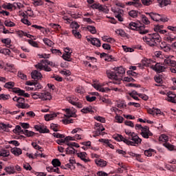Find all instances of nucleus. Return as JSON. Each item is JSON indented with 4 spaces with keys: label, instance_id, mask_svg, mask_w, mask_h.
<instances>
[{
    "label": "nucleus",
    "instance_id": "1",
    "mask_svg": "<svg viewBox=\"0 0 176 176\" xmlns=\"http://www.w3.org/2000/svg\"><path fill=\"white\" fill-rule=\"evenodd\" d=\"M126 135L129 136V139H126V138L123 137L122 135H118L115 140L117 141H122L124 142V144H126V145H131L132 146H135V145H140L141 144V142H142V139L140 138L138 135L134 132H131L129 130L125 129L124 131Z\"/></svg>",
    "mask_w": 176,
    "mask_h": 176
},
{
    "label": "nucleus",
    "instance_id": "2",
    "mask_svg": "<svg viewBox=\"0 0 176 176\" xmlns=\"http://www.w3.org/2000/svg\"><path fill=\"white\" fill-rule=\"evenodd\" d=\"M113 69L116 73L111 72V70H107L106 74L109 79L116 80V82H113L114 85H119L120 80H123V75L126 74V69L122 66L114 67Z\"/></svg>",
    "mask_w": 176,
    "mask_h": 176
},
{
    "label": "nucleus",
    "instance_id": "3",
    "mask_svg": "<svg viewBox=\"0 0 176 176\" xmlns=\"http://www.w3.org/2000/svg\"><path fill=\"white\" fill-rule=\"evenodd\" d=\"M143 41L149 46H157V43L162 42V37L159 33L148 34L143 37Z\"/></svg>",
    "mask_w": 176,
    "mask_h": 176
},
{
    "label": "nucleus",
    "instance_id": "4",
    "mask_svg": "<svg viewBox=\"0 0 176 176\" xmlns=\"http://www.w3.org/2000/svg\"><path fill=\"white\" fill-rule=\"evenodd\" d=\"M164 28V25H157L154 27V31L157 32V34H161L162 35H165L164 39L167 41V42H173L174 38L171 37L170 33L167 32V30H163Z\"/></svg>",
    "mask_w": 176,
    "mask_h": 176
},
{
    "label": "nucleus",
    "instance_id": "5",
    "mask_svg": "<svg viewBox=\"0 0 176 176\" xmlns=\"http://www.w3.org/2000/svg\"><path fill=\"white\" fill-rule=\"evenodd\" d=\"M129 28L133 31H138L141 35H145V34L149 32V30L145 29V25H140L135 22H131L129 25Z\"/></svg>",
    "mask_w": 176,
    "mask_h": 176
},
{
    "label": "nucleus",
    "instance_id": "6",
    "mask_svg": "<svg viewBox=\"0 0 176 176\" xmlns=\"http://www.w3.org/2000/svg\"><path fill=\"white\" fill-rule=\"evenodd\" d=\"M146 14L149 16L153 21H162V23H167L168 21V18L164 14H160L156 12H146Z\"/></svg>",
    "mask_w": 176,
    "mask_h": 176
},
{
    "label": "nucleus",
    "instance_id": "7",
    "mask_svg": "<svg viewBox=\"0 0 176 176\" xmlns=\"http://www.w3.org/2000/svg\"><path fill=\"white\" fill-rule=\"evenodd\" d=\"M34 129L36 131H38V133L41 134H45L46 133H50V130L47 129V126H46L43 124H36L34 125Z\"/></svg>",
    "mask_w": 176,
    "mask_h": 176
},
{
    "label": "nucleus",
    "instance_id": "8",
    "mask_svg": "<svg viewBox=\"0 0 176 176\" xmlns=\"http://www.w3.org/2000/svg\"><path fill=\"white\" fill-rule=\"evenodd\" d=\"M65 54L62 56V58L65 61H72L71 55L72 54V50L69 47H66L64 50Z\"/></svg>",
    "mask_w": 176,
    "mask_h": 176
},
{
    "label": "nucleus",
    "instance_id": "9",
    "mask_svg": "<svg viewBox=\"0 0 176 176\" xmlns=\"http://www.w3.org/2000/svg\"><path fill=\"white\" fill-rule=\"evenodd\" d=\"M141 135L143 137V138H149V137H152L153 135V133L149 131V126H144L142 128V132H141Z\"/></svg>",
    "mask_w": 176,
    "mask_h": 176
},
{
    "label": "nucleus",
    "instance_id": "10",
    "mask_svg": "<svg viewBox=\"0 0 176 176\" xmlns=\"http://www.w3.org/2000/svg\"><path fill=\"white\" fill-rule=\"evenodd\" d=\"M174 57L173 56H167L166 59H164V63L166 64L168 67H176V61L171 59Z\"/></svg>",
    "mask_w": 176,
    "mask_h": 176
},
{
    "label": "nucleus",
    "instance_id": "11",
    "mask_svg": "<svg viewBox=\"0 0 176 176\" xmlns=\"http://www.w3.org/2000/svg\"><path fill=\"white\" fill-rule=\"evenodd\" d=\"M87 41L90 42L94 46H96V47H101V41L97 38H87Z\"/></svg>",
    "mask_w": 176,
    "mask_h": 176
},
{
    "label": "nucleus",
    "instance_id": "12",
    "mask_svg": "<svg viewBox=\"0 0 176 176\" xmlns=\"http://www.w3.org/2000/svg\"><path fill=\"white\" fill-rule=\"evenodd\" d=\"M151 68L156 71V72H164L166 70V67H164L162 64L157 63L155 66L152 65Z\"/></svg>",
    "mask_w": 176,
    "mask_h": 176
},
{
    "label": "nucleus",
    "instance_id": "13",
    "mask_svg": "<svg viewBox=\"0 0 176 176\" xmlns=\"http://www.w3.org/2000/svg\"><path fill=\"white\" fill-rule=\"evenodd\" d=\"M94 89H96V90H98V91H101L102 93H107V91H109V88H104L101 85L94 83L92 85Z\"/></svg>",
    "mask_w": 176,
    "mask_h": 176
},
{
    "label": "nucleus",
    "instance_id": "14",
    "mask_svg": "<svg viewBox=\"0 0 176 176\" xmlns=\"http://www.w3.org/2000/svg\"><path fill=\"white\" fill-rule=\"evenodd\" d=\"M31 76L32 79H36L37 80H39V79H42L43 78L42 74L37 70H34L31 73Z\"/></svg>",
    "mask_w": 176,
    "mask_h": 176
},
{
    "label": "nucleus",
    "instance_id": "15",
    "mask_svg": "<svg viewBox=\"0 0 176 176\" xmlns=\"http://www.w3.org/2000/svg\"><path fill=\"white\" fill-rule=\"evenodd\" d=\"M51 99H52V94H50V93L46 92V91L41 93V100H42L43 101H46L47 100H50Z\"/></svg>",
    "mask_w": 176,
    "mask_h": 176
},
{
    "label": "nucleus",
    "instance_id": "16",
    "mask_svg": "<svg viewBox=\"0 0 176 176\" xmlns=\"http://www.w3.org/2000/svg\"><path fill=\"white\" fill-rule=\"evenodd\" d=\"M10 153L9 151L8 150H2L0 151V156L3 158V160H4V162H8V157L9 156Z\"/></svg>",
    "mask_w": 176,
    "mask_h": 176
},
{
    "label": "nucleus",
    "instance_id": "17",
    "mask_svg": "<svg viewBox=\"0 0 176 176\" xmlns=\"http://www.w3.org/2000/svg\"><path fill=\"white\" fill-rule=\"evenodd\" d=\"M11 153H12V155H14V156H20V155L23 153V151L21 150V148L14 147L11 149Z\"/></svg>",
    "mask_w": 176,
    "mask_h": 176
},
{
    "label": "nucleus",
    "instance_id": "18",
    "mask_svg": "<svg viewBox=\"0 0 176 176\" xmlns=\"http://www.w3.org/2000/svg\"><path fill=\"white\" fill-rule=\"evenodd\" d=\"M157 3H159V6L160 8H164V6H167L171 3L170 0H157Z\"/></svg>",
    "mask_w": 176,
    "mask_h": 176
},
{
    "label": "nucleus",
    "instance_id": "19",
    "mask_svg": "<svg viewBox=\"0 0 176 176\" xmlns=\"http://www.w3.org/2000/svg\"><path fill=\"white\" fill-rule=\"evenodd\" d=\"M5 171L8 174H16V169H14V166H9L5 168Z\"/></svg>",
    "mask_w": 176,
    "mask_h": 176
},
{
    "label": "nucleus",
    "instance_id": "20",
    "mask_svg": "<svg viewBox=\"0 0 176 176\" xmlns=\"http://www.w3.org/2000/svg\"><path fill=\"white\" fill-rule=\"evenodd\" d=\"M129 16L132 19H137L140 16V12L137 10H132L128 12Z\"/></svg>",
    "mask_w": 176,
    "mask_h": 176
},
{
    "label": "nucleus",
    "instance_id": "21",
    "mask_svg": "<svg viewBox=\"0 0 176 176\" xmlns=\"http://www.w3.org/2000/svg\"><path fill=\"white\" fill-rule=\"evenodd\" d=\"M67 101H68V102H69L70 104H72V105H74V104H75V102L76 101H78V98L74 96H68L66 98Z\"/></svg>",
    "mask_w": 176,
    "mask_h": 176
},
{
    "label": "nucleus",
    "instance_id": "22",
    "mask_svg": "<svg viewBox=\"0 0 176 176\" xmlns=\"http://www.w3.org/2000/svg\"><path fill=\"white\" fill-rule=\"evenodd\" d=\"M99 141L100 142H103V144H106V145L108 146L109 148H111V149H113L115 148L113 144L109 142V140L108 139H100L99 140Z\"/></svg>",
    "mask_w": 176,
    "mask_h": 176
},
{
    "label": "nucleus",
    "instance_id": "23",
    "mask_svg": "<svg viewBox=\"0 0 176 176\" xmlns=\"http://www.w3.org/2000/svg\"><path fill=\"white\" fill-rule=\"evenodd\" d=\"M152 63H153V60H151V59H148L146 58H144L142 60V65H144V67H149L150 64H152Z\"/></svg>",
    "mask_w": 176,
    "mask_h": 176
},
{
    "label": "nucleus",
    "instance_id": "24",
    "mask_svg": "<svg viewBox=\"0 0 176 176\" xmlns=\"http://www.w3.org/2000/svg\"><path fill=\"white\" fill-rule=\"evenodd\" d=\"M24 130L21 129V126L20 125H16L15 129H13V133L14 134H23Z\"/></svg>",
    "mask_w": 176,
    "mask_h": 176
},
{
    "label": "nucleus",
    "instance_id": "25",
    "mask_svg": "<svg viewBox=\"0 0 176 176\" xmlns=\"http://www.w3.org/2000/svg\"><path fill=\"white\" fill-rule=\"evenodd\" d=\"M16 107L21 108V109H28V108H30V104L25 103V102H23V103L16 104Z\"/></svg>",
    "mask_w": 176,
    "mask_h": 176
},
{
    "label": "nucleus",
    "instance_id": "26",
    "mask_svg": "<svg viewBox=\"0 0 176 176\" xmlns=\"http://www.w3.org/2000/svg\"><path fill=\"white\" fill-rule=\"evenodd\" d=\"M5 67V71H8L9 72H13L14 71V65L7 63Z\"/></svg>",
    "mask_w": 176,
    "mask_h": 176
},
{
    "label": "nucleus",
    "instance_id": "27",
    "mask_svg": "<svg viewBox=\"0 0 176 176\" xmlns=\"http://www.w3.org/2000/svg\"><path fill=\"white\" fill-rule=\"evenodd\" d=\"M23 134H24V135H26V137H34L35 135V132L25 129L23 130Z\"/></svg>",
    "mask_w": 176,
    "mask_h": 176
},
{
    "label": "nucleus",
    "instance_id": "28",
    "mask_svg": "<svg viewBox=\"0 0 176 176\" xmlns=\"http://www.w3.org/2000/svg\"><path fill=\"white\" fill-rule=\"evenodd\" d=\"M56 116H57V114L52 113V114H46L44 118L47 122H49V120H53V118H56Z\"/></svg>",
    "mask_w": 176,
    "mask_h": 176
},
{
    "label": "nucleus",
    "instance_id": "29",
    "mask_svg": "<svg viewBox=\"0 0 176 176\" xmlns=\"http://www.w3.org/2000/svg\"><path fill=\"white\" fill-rule=\"evenodd\" d=\"M96 164L97 166H99V167H105V166H107V162L102 160H96Z\"/></svg>",
    "mask_w": 176,
    "mask_h": 176
},
{
    "label": "nucleus",
    "instance_id": "30",
    "mask_svg": "<svg viewBox=\"0 0 176 176\" xmlns=\"http://www.w3.org/2000/svg\"><path fill=\"white\" fill-rule=\"evenodd\" d=\"M12 91L13 93H16L19 96H24V93H25V91L21 90L19 88H14Z\"/></svg>",
    "mask_w": 176,
    "mask_h": 176
},
{
    "label": "nucleus",
    "instance_id": "31",
    "mask_svg": "<svg viewBox=\"0 0 176 176\" xmlns=\"http://www.w3.org/2000/svg\"><path fill=\"white\" fill-rule=\"evenodd\" d=\"M52 164L54 167H60L61 166V162L58 159H54L52 161Z\"/></svg>",
    "mask_w": 176,
    "mask_h": 176
},
{
    "label": "nucleus",
    "instance_id": "32",
    "mask_svg": "<svg viewBox=\"0 0 176 176\" xmlns=\"http://www.w3.org/2000/svg\"><path fill=\"white\" fill-rule=\"evenodd\" d=\"M44 43L45 45H47V46H50V47H52V46H53V45H54V43H53V41H52L50 39L47 38H45L43 39Z\"/></svg>",
    "mask_w": 176,
    "mask_h": 176
},
{
    "label": "nucleus",
    "instance_id": "33",
    "mask_svg": "<svg viewBox=\"0 0 176 176\" xmlns=\"http://www.w3.org/2000/svg\"><path fill=\"white\" fill-rule=\"evenodd\" d=\"M66 153L67 155H74V153H75V148L71 146H69V147L66 148Z\"/></svg>",
    "mask_w": 176,
    "mask_h": 176
},
{
    "label": "nucleus",
    "instance_id": "34",
    "mask_svg": "<svg viewBox=\"0 0 176 176\" xmlns=\"http://www.w3.org/2000/svg\"><path fill=\"white\" fill-rule=\"evenodd\" d=\"M159 141L161 142H167L168 141V136L166 135H161L159 138Z\"/></svg>",
    "mask_w": 176,
    "mask_h": 176
},
{
    "label": "nucleus",
    "instance_id": "35",
    "mask_svg": "<svg viewBox=\"0 0 176 176\" xmlns=\"http://www.w3.org/2000/svg\"><path fill=\"white\" fill-rule=\"evenodd\" d=\"M87 29L88 30V31H89V32H91V34H96L97 33V30L96 29V27H94L93 25H88L87 27Z\"/></svg>",
    "mask_w": 176,
    "mask_h": 176
},
{
    "label": "nucleus",
    "instance_id": "36",
    "mask_svg": "<svg viewBox=\"0 0 176 176\" xmlns=\"http://www.w3.org/2000/svg\"><path fill=\"white\" fill-rule=\"evenodd\" d=\"M10 127H12L10 124L1 123V129H2V130H4V131H9V128L10 129Z\"/></svg>",
    "mask_w": 176,
    "mask_h": 176
},
{
    "label": "nucleus",
    "instance_id": "37",
    "mask_svg": "<svg viewBox=\"0 0 176 176\" xmlns=\"http://www.w3.org/2000/svg\"><path fill=\"white\" fill-rule=\"evenodd\" d=\"M138 92H137L136 91H133L131 93L129 94V96L131 97H132V98H133V100H139L140 98H138V96H138Z\"/></svg>",
    "mask_w": 176,
    "mask_h": 176
},
{
    "label": "nucleus",
    "instance_id": "38",
    "mask_svg": "<svg viewBox=\"0 0 176 176\" xmlns=\"http://www.w3.org/2000/svg\"><path fill=\"white\" fill-rule=\"evenodd\" d=\"M6 89H13L14 87V82H8L4 85Z\"/></svg>",
    "mask_w": 176,
    "mask_h": 176
},
{
    "label": "nucleus",
    "instance_id": "39",
    "mask_svg": "<svg viewBox=\"0 0 176 176\" xmlns=\"http://www.w3.org/2000/svg\"><path fill=\"white\" fill-rule=\"evenodd\" d=\"M32 97L34 100H38V98L41 99L42 98L41 93H38V92L32 93Z\"/></svg>",
    "mask_w": 176,
    "mask_h": 176
},
{
    "label": "nucleus",
    "instance_id": "40",
    "mask_svg": "<svg viewBox=\"0 0 176 176\" xmlns=\"http://www.w3.org/2000/svg\"><path fill=\"white\" fill-rule=\"evenodd\" d=\"M122 49L126 53H133V52H134V49L128 47L126 45H122Z\"/></svg>",
    "mask_w": 176,
    "mask_h": 176
},
{
    "label": "nucleus",
    "instance_id": "41",
    "mask_svg": "<svg viewBox=\"0 0 176 176\" xmlns=\"http://www.w3.org/2000/svg\"><path fill=\"white\" fill-rule=\"evenodd\" d=\"M72 34L75 36V38H77V39H80L82 38V35L79 32H77L76 30H73Z\"/></svg>",
    "mask_w": 176,
    "mask_h": 176
},
{
    "label": "nucleus",
    "instance_id": "42",
    "mask_svg": "<svg viewBox=\"0 0 176 176\" xmlns=\"http://www.w3.org/2000/svg\"><path fill=\"white\" fill-rule=\"evenodd\" d=\"M42 63L43 64H47L48 65H50V67H56V63L52 61L47 60L46 59L42 60Z\"/></svg>",
    "mask_w": 176,
    "mask_h": 176
},
{
    "label": "nucleus",
    "instance_id": "43",
    "mask_svg": "<svg viewBox=\"0 0 176 176\" xmlns=\"http://www.w3.org/2000/svg\"><path fill=\"white\" fill-rule=\"evenodd\" d=\"M142 23H144V24H146V25H148V24H151V21H149V19H148V17H146V16L145 15H142Z\"/></svg>",
    "mask_w": 176,
    "mask_h": 176
},
{
    "label": "nucleus",
    "instance_id": "44",
    "mask_svg": "<svg viewBox=\"0 0 176 176\" xmlns=\"http://www.w3.org/2000/svg\"><path fill=\"white\" fill-rule=\"evenodd\" d=\"M0 53L5 54L6 56H10V50L9 49H1Z\"/></svg>",
    "mask_w": 176,
    "mask_h": 176
},
{
    "label": "nucleus",
    "instance_id": "45",
    "mask_svg": "<svg viewBox=\"0 0 176 176\" xmlns=\"http://www.w3.org/2000/svg\"><path fill=\"white\" fill-rule=\"evenodd\" d=\"M98 10H100V12H104V13H109V10L107 8V6H103L102 5H100L99 7V9Z\"/></svg>",
    "mask_w": 176,
    "mask_h": 176
},
{
    "label": "nucleus",
    "instance_id": "46",
    "mask_svg": "<svg viewBox=\"0 0 176 176\" xmlns=\"http://www.w3.org/2000/svg\"><path fill=\"white\" fill-rule=\"evenodd\" d=\"M77 156L78 157H80L81 160H82L87 156V153H86V152L77 153Z\"/></svg>",
    "mask_w": 176,
    "mask_h": 176
},
{
    "label": "nucleus",
    "instance_id": "47",
    "mask_svg": "<svg viewBox=\"0 0 176 176\" xmlns=\"http://www.w3.org/2000/svg\"><path fill=\"white\" fill-rule=\"evenodd\" d=\"M18 76L23 80H27V75L24 74L21 72H18Z\"/></svg>",
    "mask_w": 176,
    "mask_h": 176
},
{
    "label": "nucleus",
    "instance_id": "48",
    "mask_svg": "<svg viewBox=\"0 0 176 176\" xmlns=\"http://www.w3.org/2000/svg\"><path fill=\"white\" fill-rule=\"evenodd\" d=\"M4 25L6 27H14L16 24L12 21H5Z\"/></svg>",
    "mask_w": 176,
    "mask_h": 176
},
{
    "label": "nucleus",
    "instance_id": "49",
    "mask_svg": "<svg viewBox=\"0 0 176 176\" xmlns=\"http://www.w3.org/2000/svg\"><path fill=\"white\" fill-rule=\"evenodd\" d=\"M58 127L59 126L57 124L52 123L50 125V128L53 131H58Z\"/></svg>",
    "mask_w": 176,
    "mask_h": 176
},
{
    "label": "nucleus",
    "instance_id": "50",
    "mask_svg": "<svg viewBox=\"0 0 176 176\" xmlns=\"http://www.w3.org/2000/svg\"><path fill=\"white\" fill-rule=\"evenodd\" d=\"M44 65L45 64H43V63L41 60V63H38L37 65H35V67L39 71H42V69H43Z\"/></svg>",
    "mask_w": 176,
    "mask_h": 176
},
{
    "label": "nucleus",
    "instance_id": "51",
    "mask_svg": "<svg viewBox=\"0 0 176 176\" xmlns=\"http://www.w3.org/2000/svg\"><path fill=\"white\" fill-rule=\"evenodd\" d=\"M62 122L63 124H69V123H74V120L70 118L63 119Z\"/></svg>",
    "mask_w": 176,
    "mask_h": 176
},
{
    "label": "nucleus",
    "instance_id": "52",
    "mask_svg": "<svg viewBox=\"0 0 176 176\" xmlns=\"http://www.w3.org/2000/svg\"><path fill=\"white\" fill-rule=\"evenodd\" d=\"M116 34L120 35V36H126V32L122 29H118L116 31Z\"/></svg>",
    "mask_w": 176,
    "mask_h": 176
},
{
    "label": "nucleus",
    "instance_id": "53",
    "mask_svg": "<svg viewBox=\"0 0 176 176\" xmlns=\"http://www.w3.org/2000/svg\"><path fill=\"white\" fill-rule=\"evenodd\" d=\"M97 98L96 96H86V100L89 102H93V101H96Z\"/></svg>",
    "mask_w": 176,
    "mask_h": 176
},
{
    "label": "nucleus",
    "instance_id": "54",
    "mask_svg": "<svg viewBox=\"0 0 176 176\" xmlns=\"http://www.w3.org/2000/svg\"><path fill=\"white\" fill-rule=\"evenodd\" d=\"M116 120H117V123H123L124 118L123 117L116 115L115 117Z\"/></svg>",
    "mask_w": 176,
    "mask_h": 176
},
{
    "label": "nucleus",
    "instance_id": "55",
    "mask_svg": "<svg viewBox=\"0 0 176 176\" xmlns=\"http://www.w3.org/2000/svg\"><path fill=\"white\" fill-rule=\"evenodd\" d=\"M142 3L144 6H149V5H152V0H142Z\"/></svg>",
    "mask_w": 176,
    "mask_h": 176
},
{
    "label": "nucleus",
    "instance_id": "56",
    "mask_svg": "<svg viewBox=\"0 0 176 176\" xmlns=\"http://www.w3.org/2000/svg\"><path fill=\"white\" fill-rule=\"evenodd\" d=\"M60 74L64 75L65 76H70L71 72L69 70H62L60 72Z\"/></svg>",
    "mask_w": 176,
    "mask_h": 176
},
{
    "label": "nucleus",
    "instance_id": "57",
    "mask_svg": "<svg viewBox=\"0 0 176 176\" xmlns=\"http://www.w3.org/2000/svg\"><path fill=\"white\" fill-rule=\"evenodd\" d=\"M10 97V95H6V94H0V100H3V101H6V100H9V98Z\"/></svg>",
    "mask_w": 176,
    "mask_h": 176
},
{
    "label": "nucleus",
    "instance_id": "58",
    "mask_svg": "<svg viewBox=\"0 0 176 176\" xmlns=\"http://www.w3.org/2000/svg\"><path fill=\"white\" fill-rule=\"evenodd\" d=\"M164 146H165V148H167L170 151H173V149H174V146H173V144H170V143H164Z\"/></svg>",
    "mask_w": 176,
    "mask_h": 176
},
{
    "label": "nucleus",
    "instance_id": "59",
    "mask_svg": "<svg viewBox=\"0 0 176 176\" xmlns=\"http://www.w3.org/2000/svg\"><path fill=\"white\" fill-rule=\"evenodd\" d=\"M1 42L3 43H5V45L9 46V45H10V43H12V40H10V38H3V40H1Z\"/></svg>",
    "mask_w": 176,
    "mask_h": 176
},
{
    "label": "nucleus",
    "instance_id": "60",
    "mask_svg": "<svg viewBox=\"0 0 176 176\" xmlns=\"http://www.w3.org/2000/svg\"><path fill=\"white\" fill-rule=\"evenodd\" d=\"M122 80L124 82H135V80L131 77H124V78H122Z\"/></svg>",
    "mask_w": 176,
    "mask_h": 176
},
{
    "label": "nucleus",
    "instance_id": "61",
    "mask_svg": "<svg viewBox=\"0 0 176 176\" xmlns=\"http://www.w3.org/2000/svg\"><path fill=\"white\" fill-rule=\"evenodd\" d=\"M71 28H75V30H78L79 28V24H78V22H72L70 24Z\"/></svg>",
    "mask_w": 176,
    "mask_h": 176
},
{
    "label": "nucleus",
    "instance_id": "62",
    "mask_svg": "<svg viewBox=\"0 0 176 176\" xmlns=\"http://www.w3.org/2000/svg\"><path fill=\"white\" fill-rule=\"evenodd\" d=\"M76 91L79 94H83V93H85V89L82 87H78L76 88Z\"/></svg>",
    "mask_w": 176,
    "mask_h": 176
},
{
    "label": "nucleus",
    "instance_id": "63",
    "mask_svg": "<svg viewBox=\"0 0 176 176\" xmlns=\"http://www.w3.org/2000/svg\"><path fill=\"white\" fill-rule=\"evenodd\" d=\"M51 52L53 54H58V56H61V51H60V50L51 49Z\"/></svg>",
    "mask_w": 176,
    "mask_h": 176
},
{
    "label": "nucleus",
    "instance_id": "64",
    "mask_svg": "<svg viewBox=\"0 0 176 176\" xmlns=\"http://www.w3.org/2000/svg\"><path fill=\"white\" fill-rule=\"evenodd\" d=\"M34 90H39L42 89V85L38 82H34Z\"/></svg>",
    "mask_w": 176,
    "mask_h": 176
}]
</instances>
